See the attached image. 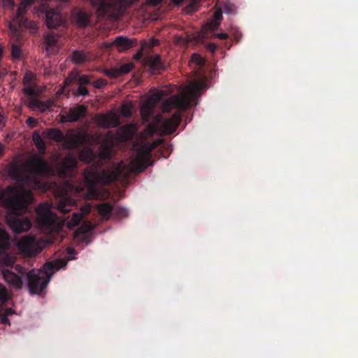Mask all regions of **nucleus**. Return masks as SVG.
Listing matches in <instances>:
<instances>
[{"label":"nucleus","instance_id":"f257e3e1","mask_svg":"<svg viewBox=\"0 0 358 358\" xmlns=\"http://www.w3.org/2000/svg\"><path fill=\"white\" fill-rule=\"evenodd\" d=\"M73 259L74 257H71L68 259H58L54 262H48L43 266L41 269H33L28 273L26 272V269L23 266L17 264L15 266V270L20 274V276L8 268L2 270V275L8 284L16 289H20L23 284L22 277L26 274L30 292L38 294L49 283L53 271L65 267L68 261Z\"/></svg>","mask_w":358,"mask_h":358},{"label":"nucleus","instance_id":"f03ea898","mask_svg":"<svg viewBox=\"0 0 358 358\" xmlns=\"http://www.w3.org/2000/svg\"><path fill=\"white\" fill-rule=\"evenodd\" d=\"M101 163L93 164L87 166L84 171V178L90 189H94L96 185H107L115 181L126 182L130 178L133 169L121 162L112 170L101 169Z\"/></svg>","mask_w":358,"mask_h":358},{"label":"nucleus","instance_id":"7ed1b4c3","mask_svg":"<svg viewBox=\"0 0 358 358\" xmlns=\"http://www.w3.org/2000/svg\"><path fill=\"white\" fill-rule=\"evenodd\" d=\"M31 199L29 194L20 191L15 185H8L5 189H0V203L3 201L9 210H24Z\"/></svg>","mask_w":358,"mask_h":358},{"label":"nucleus","instance_id":"20e7f679","mask_svg":"<svg viewBox=\"0 0 358 358\" xmlns=\"http://www.w3.org/2000/svg\"><path fill=\"white\" fill-rule=\"evenodd\" d=\"M36 214L37 222L44 231L54 232L61 229V221L57 215L51 210V206L48 203L39 205L36 210Z\"/></svg>","mask_w":358,"mask_h":358},{"label":"nucleus","instance_id":"39448f33","mask_svg":"<svg viewBox=\"0 0 358 358\" xmlns=\"http://www.w3.org/2000/svg\"><path fill=\"white\" fill-rule=\"evenodd\" d=\"M155 120L148 125V131L153 135L155 133L160 131L165 135L173 134L176 131L182 120L180 112H176L169 119L162 120L159 115L155 117Z\"/></svg>","mask_w":358,"mask_h":358},{"label":"nucleus","instance_id":"423d86ee","mask_svg":"<svg viewBox=\"0 0 358 358\" xmlns=\"http://www.w3.org/2000/svg\"><path fill=\"white\" fill-rule=\"evenodd\" d=\"M199 89L197 84L194 85V89L189 88L190 94L184 92L182 95H173L162 101V110L164 113H169L173 108L185 110L188 109L191 104V98L194 95L195 90Z\"/></svg>","mask_w":358,"mask_h":358},{"label":"nucleus","instance_id":"0eeeda50","mask_svg":"<svg viewBox=\"0 0 358 358\" xmlns=\"http://www.w3.org/2000/svg\"><path fill=\"white\" fill-rule=\"evenodd\" d=\"M28 207L24 210H9L7 215V222L12 230L16 233L27 231L31 227V222L28 217L22 216L19 213H25Z\"/></svg>","mask_w":358,"mask_h":358},{"label":"nucleus","instance_id":"6e6552de","mask_svg":"<svg viewBox=\"0 0 358 358\" xmlns=\"http://www.w3.org/2000/svg\"><path fill=\"white\" fill-rule=\"evenodd\" d=\"M10 248V237L0 228V264L8 267H11L15 262V257L8 252Z\"/></svg>","mask_w":358,"mask_h":358},{"label":"nucleus","instance_id":"1a4fd4ad","mask_svg":"<svg viewBox=\"0 0 358 358\" xmlns=\"http://www.w3.org/2000/svg\"><path fill=\"white\" fill-rule=\"evenodd\" d=\"M20 252L28 257H35L41 252V248L38 245L34 236L27 235L22 237L17 244Z\"/></svg>","mask_w":358,"mask_h":358},{"label":"nucleus","instance_id":"9d476101","mask_svg":"<svg viewBox=\"0 0 358 358\" xmlns=\"http://www.w3.org/2000/svg\"><path fill=\"white\" fill-rule=\"evenodd\" d=\"M166 96L164 91L159 90L152 94L146 103L141 108V115L143 122H148L154 114L156 106L162 101Z\"/></svg>","mask_w":358,"mask_h":358},{"label":"nucleus","instance_id":"9b49d317","mask_svg":"<svg viewBox=\"0 0 358 358\" xmlns=\"http://www.w3.org/2000/svg\"><path fill=\"white\" fill-rule=\"evenodd\" d=\"M87 113V107L85 105H77L71 108L65 114L60 115V121L62 123L76 122L85 117Z\"/></svg>","mask_w":358,"mask_h":358},{"label":"nucleus","instance_id":"f8f14e48","mask_svg":"<svg viewBox=\"0 0 358 358\" xmlns=\"http://www.w3.org/2000/svg\"><path fill=\"white\" fill-rule=\"evenodd\" d=\"M92 15L83 8H75L71 12L72 20L79 27L85 28L90 24Z\"/></svg>","mask_w":358,"mask_h":358},{"label":"nucleus","instance_id":"ddd939ff","mask_svg":"<svg viewBox=\"0 0 358 358\" xmlns=\"http://www.w3.org/2000/svg\"><path fill=\"white\" fill-rule=\"evenodd\" d=\"M27 166L31 172L37 174L46 173L49 171L46 161L38 155H34L27 162Z\"/></svg>","mask_w":358,"mask_h":358},{"label":"nucleus","instance_id":"4468645a","mask_svg":"<svg viewBox=\"0 0 358 358\" xmlns=\"http://www.w3.org/2000/svg\"><path fill=\"white\" fill-rule=\"evenodd\" d=\"M150 148L147 145H143L138 150L136 156L131 162V164H136L138 166V171H142L147 167L150 157Z\"/></svg>","mask_w":358,"mask_h":358},{"label":"nucleus","instance_id":"2eb2a0df","mask_svg":"<svg viewBox=\"0 0 358 358\" xmlns=\"http://www.w3.org/2000/svg\"><path fill=\"white\" fill-rule=\"evenodd\" d=\"M34 2V0H20V6L16 13V22L19 27H30L31 22L28 21L24 17V13Z\"/></svg>","mask_w":358,"mask_h":358},{"label":"nucleus","instance_id":"dca6fc26","mask_svg":"<svg viewBox=\"0 0 358 358\" xmlns=\"http://www.w3.org/2000/svg\"><path fill=\"white\" fill-rule=\"evenodd\" d=\"M45 22L49 29H56L64 22V19L59 11L48 10L45 12Z\"/></svg>","mask_w":358,"mask_h":358},{"label":"nucleus","instance_id":"f3484780","mask_svg":"<svg viewBox=\"0 0 358 358\" xmlns=\"http://www.w3.org/2000/svg\"><path fill=\"white\" fill-rule=\"evenodd\" d=\"M92 206L90 203H86L80 208V213H73L72 217L67 222V227L69 229H73L80 224L83 217L87 215L91 212Z\"/></svg>","mask_w":358,"mask_h":358},{"label":"nucleus","instance_id":"a211bd4d","mask_svg":"<svg viewBox=\"0 0 358 358\" xmlns=\"http://www.w3.org/2000/svg\"><path fill=\"white\" fill-rule=\"evenodd\" d=\"M77 159L72 155L66 156L59 164L60 173L62 174H67L73 171L77 168Z\"/></svg>","mask_w":358,"mask_h":358},{"label":"nucleus","instance_id":"6ab92c4d","mask_svg":"<svg viewBox=\"0 0 358 358\" xmlns=\"http://www.w3.org/2000/svg\"><path fill=\"white\" fill-rule=\"evenodd\" d=\"M145 63L153 73L159 72L165 69V66L162 62V57L159 55L148 57Z\"/></svg>","mask_w":358,"mask_h":358},{"label":"nucleus","instance_id":"aec40b11","mask_svg":"<svg viewBox=\"0 0 358 358\" xmlns=\"http://www.w3.org/2000/svg\"><path fill=\"white\" fill-rule=\"evenodd\" d=\"M136 43V39H131L122 36H117L113 42V44L116 46L119 52L129 50V48L134 46Z\"/></svg>","mask_w":358,"mask_h":358},{"label":"nucleus","instance_id":"412c9836","mask_svg":"<svg viewBox=\"0 0 358 358\" xmlns=\"http://www.w3.org/2000/svg\"><path fill=\"white\" fill-rule=\"evenodd\" d=\"M76 203V201L73 198L68 196L61 197L57 203V208L62 213L66 214L72 210Z\"/></svg>","mask_w":358,"mask_h":358},{"label":"nucleus","instance_id":"4be33fe9","mask_svg":"<svg viewBox=\"0 0 358 358\" xmlns=\"http://www.w3.org/2000/svg\"><path fill=\"white\" fill-rule=\"evenodd\" d=\"M53 106L52 100L45 101H41L37 99H32L29 103V108L32 110H38L41 113H44Z\"/></svg>","mask_w":358,"mask_h":358},{"label":"nucleus","instance_id":"5701e85b","mask_svg":"<svg viewBox=\"0 0 358 358\" xmlns=\"http://www.w3.org/2000/svg\"><path fill=\"white\" fill-rule=\"evenodd\" d=\"M98 124L103 128L108 129L115 127L118 122L117 117L112 114L100 115L97 120Z\"/></svg>","mask_w":358,"mask_h":358},{"label":"nucleus","instance_id":"b1692460","mask_svg":"<svg viewBox=\"0 0 358 358\" xmlns=\"http://www.w3.org/2000/svg\"><path fill=\"white\" fill-rule=\"evenodd\" d=\"M99 157L101 160L110 159L113 155L112 145L102 143L99 148Z\"/></svg>","mask_w":358,"mask_h":358},{"label":"nucleus","instance_id":"393cba45","mask_svg":"<svg viewBox=\"0 0 358 358\" xmlns=\"http://www.w3.org/2000/svg\"><path fill=\"white\" fill-rule=\"evenodd\" d=\"M44 43L46 45V51L48 53H54L57 44V38L55 34H48L45 36Z\"/></svg>","mask_w":358,"mask_h":358},{"label":"nucleus","instance_id":"a878e982","mask_svg":"<svg viewBox=\"0 0 358 358\" xmlns=\"http://www.w3.org/2000/svg\"><path fill=\"white\" fill-rule=\"evenodd\" d=\"M86 140V136L85 134H73L69 141L67 148L69 149H74L78 148L80 145L84 143Z\"/></svg>","mask_w":358,"mask_h":358},{"label":"nucleus","instance_id":"bb28decb","mask_svg":"<svg viewBox=\"0 0 358 358\" xmlns=\"http://www.w3.org/2000/svg\"><path fill=\"white\" fill-rule=\"evenodd\" d=\"M96 157V153L92 148L86 147L79 152V158L81 161L90 163Z\"/></svg>","mask_w":358,"mask_h":358},{"label":"nucleus","instance_id":"cd10ccee","mask_svg":"<svg viewBox=\"0 0 358 358\" xmlns=\"http://www.w3.org/2000/svg\"><path fill=\"white\" fill-rule=\"evenodd\" d=\"M113 207L110 203H103L99 206V214L106 220H108L113 214Z\"/></svg>","mask_w":358,"mask_h":358},{"label":"nucleus","instance_id":"c85d7f7f","mask_svg":"<svg viewBox=\"0 0 358 358\" xmlns=\"http://www.w3.org/2000/svg\"><path fill=\"white\" fill-rule=\"evenodd\" d=\"M8 171L10 176L18 178L22 174V167L17 162H12L8 166Z\"/></svg>","mask_w":358,"mask_h":358},{"label":"nucleus","instance_id":"c756f323","mask_svg":"<svg viewBox=\"0 0 358 358\" xmlns=\"http://www.w3.org/2000/svg\"><path fill=\"white\" fill-rule=\"evenodd\" d=\"M32 140L37 147V148L41 151H44L45 149V143L43 138L40 135V132L38 131H34L32 135Z\"/></svg>","mask_w":358,"mask_h":358},{"label":"nucleus","instance_id":"7c9ffc66","mask_svg":"<svg viewBox=\"0 0 358 358\" xmlns=\"http://www.w3.org/2000/svg\"><path fill=\"white\" fill-rule=\"evenodd\" d=\"M72 60L76 64H83L87 60L86 55L83 51L75 50L72 54Z\"/></svg>","mask_w":358,"mask_h":358},{"label":"nucleus","instance_id":"2f4dec72","mask_svg":"<svg viewBox=\"0 0 358 358\" xmlns=\"http://www.w3.org/2000/svg\"><path fill=\"white\" fill-rule=\"evenodd\" d=\"M113 216L117 219H122L128 216V210L123 207L117 206L113 208Z\"/></svg>","mask_w":358,"mask_h":358},{"label":"nucleus","instance_id":"473e14b6","mask_svg":"<svg viewBox=\"0 0 358 358\" xmlns=\"http://www.w3.org/2000/svg\"><path fill=\"white\" fill-rule=\"evenodd\" d=\"M50 137L57 141H61L64 138L63 133L57 129H51L48 133Z\"/></svg>","mask_w":358,"mask_h":358},{"label":"nucleus","instance_id":"72a5a7b5","mask_svg":"<svg viewBox=\"0 0 358 358\" xmlns=\"http://www.w3.org/2000/svg\"><path fill=\"white\" fill-rule=\"evenodd\" d=\"M11 55L14 59H20L21 56L20 44L18 43H13L11 45Z\"/></svg>","mask_w":358,"mask_h":358},{"label":"nucleus","instance_id":"f704fd0d","mask_svg":"<svg viewBox=\"0 0 358 358\" xmlns=\"http://www.w3.org/2000/svg\"><path fill=\"white\" fill-rule=\"evenodd\" d=\"M134 68V64L128 62L120 66L119 69L120 76L129 73Z\"/></svg>","mask_w":358,"mask_h":358},{"label":"nucleus","instance_id":"c9c22d12","mask_svg":"<svg viewBox=\"0 0 358 358\" xmlns=\"http://www.w3.org/2000/svg\"><path fill=\"white\" fill-rule=\"evenodd\" d=\"M190 62L199 66H202L205 64L204 59L198 53H194L192 55Z\"/></svg>","mask_w":358,"mask_h":358},{"label":"nucleus","instance_id":"e433bc0d","mask_svg":"<svg viewBox=\"0 0 358 358\" xmlns=\"http://www.w3.org/2000/svg\"><path fill=\"white\" fill-rule=\"evenodd\" d=\"M132 105L129 103H124L122 106L121 113L124 117H129L132 114Z\"/></svg>","mask_w":358,"mask_h":358},{"label":"nucleus","instance_id":"4c0bfd02","mask_svg":"<svg viewBox=\"0 0 358 358\" xmlns=\"http://www.w3.org/2000/svg\"><path fill=\"white\" fill-rule=\"evenodd\" d=\"M104 73L106 76L112 78H116L119 76H120L119 69L118 68H113L110 69H106L104 71Z\"/></svg>","mask_w":358,"mask_h":358},{"label":"nucleus","instance_id":"58836bf2","mask_svg":"<svg viewBox=\"0 0 358 358\" xmlns=\"http://www.w3.org/2000/svg\"><path fill=\"white\" fill-rule=\"evenodd\" d=\"M8 301V292L5 287L0 285V302L5 303Z\"/></svg>","mask_w":358,"mask_h":358},{"label":"nucleus","instance_id":"ea45409f","mask_svg":"<svg viewBox=\"0 0 358 358\" xmlns=\"http://www.w3.org/2000/svg\"><path fill=\"white\" fill-rule=\"evenodd\" d=\"M78 83L80 85H85L90 83V79L87 75H81L78 78Z\"/></svg>","mask_w":358,"mask_h":358},{"label":"nucleus","instance_id":"a19ab883","mask_svg":"<svg viewBox=\"0 0 358 358\" xmlns=\"http://www.w3.org/2000/svg\"><path fill=\"white\" fill-rule=\"evenodd\" d=\"M76 94L78 96H86L89 94V90L83 85H80L77 89Z\"/></svg>","mask_w":358,"mask_h":358},{"label":"nucleus","instance_id":"79ce46f5","mask_svg":"<svg viewBox=\"0 0 358 358\" xmlns=\"http://www.w3.org/2000/svg\"><path fill=\"white\" fill-rule=\"evenodd\" d=\"M26 123L31 128H34V127H36L37 126L38 121L34 117H29L26 120Z\"/></svg>","mask_w":358,"mask_h":358},{"label":"nucleus","instance_id":"37998d69","mask_svg":"<svg viewBox=\"0 0 358 358\" xmlns=\"http://www.w3.org/2000/svg\"><path fill=\"white\" fill-rule=\"evenodd\" d=\"M107 85V82L103 79H98L94 83V87L95 88H102Z\"/></svg>","mask_w":358,"mask_h":358},{"label":"nucleus","instance_id":"c03bdc74","mask_svg":"<svg viewBox=\"0 0 358 358\" xmlns=\"http://www.w3.org/2000/svg\"><path fill=\"white\" fill-rule=\"evenodd\" d=\"M80 232L87 233L92 229V224L90 223L83 225L80 229Z\"/></svg>","mask_w":358,"mask_h":358},{"label":"nucleus","instance_id":"a18cd8bd","mask_svg":"<svg viewBox=\"0 0 358 358\" xmlns=\"http://www.w3.org/2000/svg\"><path fill=\"white\" fill-rule=\"evenodd\" d=\"M0 321H1V323L3 324H6V325H9V326L10 325V322L8 319V317L5 315L3 313L0 314Z\"/></svg>","mask_w":358,"mask_h":358},{"label":"nucleus","instance_id":"49530a36","mask_svg":"<svg viewBox=\"0 0 358 358\" xmlns=\"http://www.w3.org/2000/svg\"><path fill=\"white\" fill-rule=\"evenodd\" d=\"M162 1L163 0H146V3L150 6L155 7L159 5Z\"/></svg>","mask_w":358,"mask_h":358},{"label":"nucleus","instance_id":"de8ad7c7","mask_svg":"<svg viewBox=\"0 0 358 358\" xmlns=\"http://www.w3.org/2000/svg\"><path fill=\"white\" fill-rule=\"evenodd\" d=\"M9 26H10V29L12 30L13 34L15 35V36H16L17 40H18L19 39V36H18V34H17L18 29H17V25H15L14 24V22H10Z\"/></svg>","mask_w":358,"mask_h":358},{"label":"nucleus","instance_id":"09e8293b","mask_svg":"<svg viewBox=\"0 0 358 358\" xmlns=\"http://www.w3.org/2000/svg\"><path fill=\"white\" fill-rule=\"evenodd\" d=\"M207 49L208 51H210V52H215L217 49V46L216 44L213 43H209L208 45H207Z\"/></svg>","mask_w":358,"mask_h":358},{"label":"nucleus","instance_id":"8fccbe9b","mask_svg":"<svg viewBox=\"0 0 358 358\" xmlns=\"http://www.w3.org/2000/svg\"><path fill=\"white\" fill-rule=\"evenodd\" d=\"M23 92L29 96H34L35 94L34 90L31 87H24L22 90Z\"/></svg>","mask_w":358,"mask_h":358},{"label":"nucleus","instance_id":"3c124183","mask_svg":"<svg viewBox=\"0 0 358 358\" xmlns=\"http://www.w3.org/2000/svg\"><path fill=\"white\" fill-rule=\"evenodd\" d=\"M215 36L221 40H226L228 38L229 35L226 33H217L215 34Z\"/></svg>","mask_w":358,"mask_h":358},{"label":"nucleus","instance_id":"603ef678","mask_svg":"<svg viewBox=\"0 0 358 358\" xmlns=\"http://www.w3.org/2000/svg\"><path fill=\"white\" fill-rule=\"evenodd\" d=\"M14 313H15V311L11 308H7L6 310H5V312H4V315L9 317L12 315H13Z\"/></svg>","mask_w":358,"mask_h":358},{"label":"nucleus","instance_id":"864d4df0","mask_svg":"<svg viewBox=\"0 0 358 358\" xmlns=\"http://www.w3.org/2000/svg\"><path fill=\"white\" fill-rule=\"evenodd\" d=\"M215 17L216 20H220L222 19V13H216L215 14Z\"/></svg>","mask_w":358,"mask_h":358},{"label":"nucleus","instance_id":"5fc2aeb1","mask_svg":"<svg viewBox=\"0 0 358 358\" xmlns=\"http://www.w3.org/2000/svg\"><path fill=\"white\" fill-rule=\"evenodd\" d=\"M5 148L4 145L0 143V154H3L4 152Z\"/></svg>","mask_w":358,"mask_h":358},{"label":"nucleus","instance_id":"6e6d98bb","mask_svg":"<svg viewBox=\"0 0 358 358\" xmlns=\"http://www.w3.org/2000/svg\"><path fill=\"white\" fill-rule=\"evenodd\" d=\"M69 254L70 255H76V251L73 249H69Z\"/></svg>","mask_w":358,"mask_h":358}]
</instances>
